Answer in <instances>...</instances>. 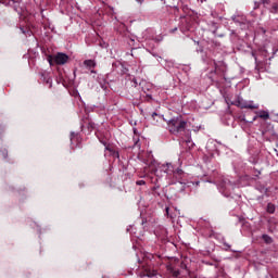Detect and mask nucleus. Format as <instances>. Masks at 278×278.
<instances>
[{"instance_id":"1","label":"nucleus","mask_w":278,"mask_h":278,"mask_svg":"<svg viewBox=\"0 0 278 278\" xmlns=\"http://www.w3.org/2000/svg\"><path fill=\"white\" fill-rule=\"evenodd\" d=\"M167 127L169 134L177 136V134H181V131H186V127H188V122L184 119L181 116L173 117L167 122Z\"/></svg>"},{"instance_id":"2","label":"nucleus","mask_w":278,"mask_h":278,"mask_svg":"<svg viewBox=\"0 0 278 278\" xmlns=\"http://www.w3.org/2000/svg\"><path fill=\"white\" fill-rule=\"evenodd\" d=\"M48 62L50 66H53V64H58L59 66H62L68 62V55L66 53L59 52L54 56L49 55Z\"/></svg>"},{"instance_id":"3","label":"nucleus","mask_w":278,"mask_h":278,"mask_svg":"<svg viewBox=\"0 0 278 278\" xmlns=\"http://www.w3.org/2000/svg\"><path fill=\"white\" fill-rule=\"evenodd\" d=\"M232 105L241 110H260V104H255L253 101L237 100Z\"/></svg>"},{"instance_id":"4","label":"nucleus","mask_w":278,"mask_h":278,"mask_svg":"<svg viewBox=\"0 0 278 278\" xmlns=\"http://www.w3.org/2000/svg\"><path fill=\"white\" fill-rule=\"evenodd\" d=\"M161 170H162L163 173H166V175H174V173H175V167L173 166V164L167 163V164L161 165Z\"/></svg>"},{"instance_id":"5","label":"nucleus","mask_w":278,"mask_h":278,"mask_svg":"<svg viewBox=\"0 0 278 278\" xmlns=\"http://www.w3.org/2000/svg\"><path fill=\"white\" fill-rule=\"evenodd\" d=\"M84 66H86V68L90 71V73H97L94 71V68L97 67V62H94V60H85Z\"/></svg>"},{"instance_id":"6","label":"nucleus","mask_w":278,"mask_h":278,"mask_svg":"<svg viewBox=\"0 0 278 278\" xmlns=\"http://www.w3.org/2000/svg\"><path fill=\"white\" fill-rule=\"evenodd\" d=\"M256 114L257 117L262 118L263 121H268L270 118V113H268V111H258Z\"/></svg>"},{"instance_id":"7","label":"nucleus","mask_w":278,"mask_h":278,"mask_svg":"<svg viewBox=\"0 0 278 278\" xmlns=\"http://www.w3.org/2000/svg\"><path fill=\"white\" fill-rule=\"evenodd\" d=\"M174 177L177 181H181V177L184 176V169H174Z\"/></svg>"},{"instance_id":"8","label":"nucleus","mask_w":278,"mask_h":278,"mask_svg":"<svg viewBox=\"0 0 278 278\" xmlns=\"http://www.w3.org/2000/svg\"><path fill=\"white\" fill-rule=\"evenodd\" d=\"M262 240L265 242V244H273V237L268 235H263Z\"/></svg>"},{"instance_id":"9","label":"nucleus","mask_w":278,"mask_h":278,"mask_svg":"<svg viewBox=\"0 0 278 278\" xmlns=\"http://www.w3.org/2000/svg\"><path fill=\"white\" fill-rule=\"evenodd\" d=\"M132 149H140V137H135L134 138Z\"/></svg>"},{"instance_id":"10","label":"nucleus","mask_w":278,"mask_h":278,"mask_svg":"<svg viewBox=\"0 0 278 278\" xmlns=\"http://www.w3.org/2000/svg\"><path fill=\"white\" fill-rule=\"evenodd\" d=\"M267 212H268V214H275V204L268 203L267 204Z\"/></svg>"},{"instance_id":"11","label":"nucleus","mask_w":278,"mask_h":278,"mask_svg":"<svg viewBox=\"0 0 278 278\" xmlns=\"http://www.w3.org/2000/svg\"><path fill=\"white\" fill-rule=\"evenodd\" d=\"M43 79H45L46 84H49V88H51L52 84H53V79H51V77H49V76H45Z\"/></svg>"},{"instance_id":"12","label":"nucleus","mask_w":278,"mask_h":278,"mask_svg":"<svg viewBox=\"0 0 278 278\" xmlns=\"http://www.w3.org/2000/svg\"><path fill=\"white\" fill-rule=\"evenodd\" d=\"M277 12H278V4L275 3V4H273V7H271V13H273V14H277Z\"/></svg>"},{"instance_id":"13","label":"nucleus","mask_w":278,"mask_h":278,"mask_svg":"<svg viewBox=\"0 0 278 278\" xmlns=\"http://www.w3.org/2000/svg\"><path fill=\"white\" fill-rule=\"evenodd\" d=\"M136 184H137V186H144L147 184V181H144V180H137Z\"/></svg>"},{"instance_id":"14","label":"nucleus","mask_w":278,"mask_h":278,"mask_svg":"<svg viewBox=\"0 0 278 278\" xmlns=\"http://www.w3.org/2000/svg\"><path fill=\"white\" fill-rule=\"evenodd\" d=\"M173 277H179V270H174L173 271Z\"/></svg>"},{"instance_id":"15","label":"nucleus","mask_w":278,"mask_h":278,"mask_svg":"<svg viewBox=\"0 0 278 278\" xmlns=\"http://www.w3.org/2000/svg\"><path fill=\"white\" fill-rule=\"evenodd\" d=\"M137 3H139L140 5H142V3H144V0H136Z\"/></svg>"},{"instance_id":"16","label":"nucleus","mask_w":278,"mask_h":278,"mask_svg":"<svg viewBox=\"0 0 278 278\" xmlns=\"http://www.w3.org/2000/svg\"><path fill=\"white\" fill-rule=\"evenodd\" d=\"M105 150L112 152V149L108 146L105 147Z\"/></svg>"},{"instance_id":"17","label":"nucleus","mask_w":278,"mask_h":278,"mask_svg":"<svg viewBox=\"0 0 278 278\" xmlns=\"http://www.w3.org/2000/svg\"><path fill=\"white\" fill-rule=\"evenodd\" d=\"M155 116H157V113H152V118H155Z\"/></svg>"},{"instance_id":"18","label":"nucleus","mask_w":278,"mask_h":278,"mask_svg":"<svg viewBox=\"0 0 278 278\" xmlns=\"http://www.w3.org/2000/svg\"><path fill=\"white\" fill-rule=\"evenodd\" d=\"M73 138H75V132H72L71 140H73Z\"/></svg>"},{"instance_id":"19","label":"nucleus","mask_w":278,"mask_h":278,"mask_svg":"<svg viewBox=\"0 0 278 278\" xmlns=\"http://www.w3.org/2000/svg\"><path fill=\"white\" fill-rule=\"evenodd\" d=\"M155 274H147L148 277H153Z\"/></svg>"},{"instance_id":"20","label":"nucleus","mask_w":278,"mask_h":278,"mask_svg":"<svg viewBox=\"0 0 278 278\" xmlns=\"http://www.w3.org/2000/svg\"><path fill=\"white\" fill-rule=\"evenodd\" d=\"M252 55L254 56V60H257V56H255V53H252Z\"/></svg>"},{"instance_id":"21","label":"nucleus","mask_w":278,"mask_h":278,"mask_svg":"<svg viewBox=\"0 0 278 278\" xmlns=\"http://www.w3.org/2000/svg\"><path fill=\"white\" fill-rule=\"evenodd\" d=\"M263 1V3H268V0H262Z\"/></svg>"},{"instance_id":"22","label":"nucleus","mask_w":278,"mask_h":278,"mask_svg":"<svg viewBox=\"0 0 278 278\" xmlns=\"http://www.w3.org/2000/svg\"><path fill=\"white\" fill-rule=\"evenodd\" d=\"M115 155H116L117 157H119V154H118V152H115Z\"/></svg>"},{"instance_id":"23","label":"nucleus","mask_w":278,"mask_h":278,"mask_svg":"<svg viewBox=\"0 0 278 278\" xmlns=\"http://www.w3.org/2000/svg\"><path fill=\"white\" fill-rule=\"evenodd\" d=\"M172 31H173V33H174V31H177V28H174Z\"/></svg>"},{"instance_id":"24","label":"nucleus","mask_w":278,"mask_h":278,"mask_svg":"<svg viewBox=\"0 0 278 278\" xmlns=\"http://www.w3.org/2000/svg\"><path fill=\"white\" fill-rule=\"evenodd\" d=\"M253 121H257V116H255V117L253 118Z\"/></svg>"},{"instance_id":"25","label":"nucleus","mask_w":278,"mask_h":278,"mask_svg":"<svg viewBox=\"0 0 278 278\" xmlns=\"http://www.w3.org/2000/svg\"><path fill=\"white\" fill-rule=\"evenodd\" d=\"M0 3H3V0H0Z\"/></svg>"},{"instance_id":"26","label":"nucleus","mask_w":278,"mask_h":278,"mask_svg":"<svg viewBox=\"0 0 278 278\" xmlns=\"http://www.w3.org/2000/svg\"><path fill=\"white\" fill-rule=\"evenodd\" d=\"M166 212H168V207L166 208Z\"/></svg>"}]
</instances>
